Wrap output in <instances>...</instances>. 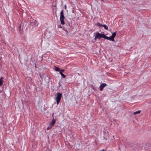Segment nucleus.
Instances as JSON below:
<instances>
[{
	"label": "nucleus",
	"mask_w": 151,
	"mask_h": 151,
	"mask_svg": "<svg viewBox=\"0 0 151 151\" xmlns=\"http://www.w3.org/2000/svg\"><path fill=\"white\" fill-rule=\"evenodd\" d=\"M62 96L61 93H57L55 95V100L57 104V105L59 104Z\"/></svg>",
	"instance_id": "nucleus-1"
},
{
	"label": "nucleus",
	"mask_w": 151,
	"mask_h": 151,
	"mask_svg": "<svg viewBox=\"0 0 151 151\" xmlns=\"http://www.w3.org/2000/svg\"><path fill=\"white\" fill-rule=\"evenodd\" d=\"M95 36L94 39L96 40L97 39H100L102 37L104 38V34L99 33L98 32H96L94 33Z\"/></svg>",
	"instance_id": "nucleus-2"
},
{
	"label": "nucleus",
	"mask_w": 151,
	"mask_h": 151,
	"mask_svg": "<svg viewBox=\"0 0 151 151\" xmlns=\"http://www.w3.org/2000/svg\"><path fill=\"white\" fill-rule=\"evenodd\" d=\"M65 18V17L63 14V10H62L60 12V20L61 24H65L64 21Z\"/></svg>",
	"instance_id": "nucleus-3"
},
{
	"label": "nucleus",
	"mask_w": 151,
	"mask_h": 151,
	"mask_svg": "<svg viewBox=\"0 0 151 151\" xmlns=\"http://www.w3.org/2000/svg\"><path fill=\"white\" fill-rule=\"evenodd\" d=\"M30 24L33 27H35L37 26V23L36 21L35 20L33 22H30Z\"/></svg>",
	"instance_id": "nucleus-4"
},
{
	"label": "nucleus",
	"mask_w": 151,
	"mask_h": 151,
	"mask_svg": "<svg viewBox=\"0 0 151 151\" xmlns=\"http://www.w3.org/2000/svg\"><path fill=\"white\" fill-rule=\"evenodd\" d=\"M107 86V85L105 83H103L101 84L99 87V89L100 91H102L103 88Z\"/></svg>",
	"instance_id": "nucleus-5"
},
{
	"label": "nucleus",
	"mask_w": 151,
	"mask_h": 151,
	"mask_svg": "<svg viewBox=\"0 0 151 151\" xmlns=\"http://www.w3.org/2000/svg\"><path fill=\"white\" fill-rule=\"evenodd\" d=\"M104 38L105 39L107 40H109L110 41H114V39H113L112 38V37H111V36L109 37L106 36V35H104Z\"/></svg>",
	"instance_id": "nucleus-6"
},
{
	"label": "nucleus",
	"mask_w": 151,
	"mask_h": 151,
	"mask_svg": "<svg viewBox=\"0 0 151 151\" xmlns=\"http://www.w3.org/2000/svg\"><path fill=\"white\" fill-rule=\"evenodd\" d=\"M116 32H114L112 33V35L111 36L113 39H114V37L116 36Z\"/></svg>",
	"instance_id": "nucleus-7"
},
{
	"label": "nucleus",
	"mask_w": 151,
	"mask_h": 151,
	"mask_svg": "<svg viewBox=\"0 0 151 151\" xmlns=\"http://www.w3.org/2000/svg\"><path fill=\"white\" fill-rule=\"evenodd\" d=\"M56 121V120L55 119H52V121L51 122L50 124H51L52 126H53L54 124L55 123Z\"/></svg>",
	"instance_id": "nucleus-8"
},
{
	"label": "nucleus",
	"mask_w": 151,
	"mask_h": 151,
	"mask_svg": "<svg viewBox=\"0 0 151 151\" xmlns=\"http://www.w3.org/2000/svg\"><path fill=\"white\" fill-rule=\"evenodd\" d=\"M53 126H52L51 124H50L47 128V129L48 130H49V129H51L52 128V127H53Z\"/></svg>",
	"instance_id": "nucleus-9"
},
{
	"label": "nucleus",
	"mask_w": 151,
	"mask_h": 151,
	"mask_svg": "<svg viewBox=\"0 0 151 151\" xmlns=\"http://www.w3.org/2000/svg\"><path fill=\"white\" fill-rule=\"evenodd\" d=\"M102 27H103L106 30H107L108 29V27L106 24L103 25H102Z\"/></svg>",
	"instance_id": "nucleus-10"
},
{
	"label": "nucleus",
	"mask_w": 151,
	"mask_h": 151,
	"mask_svg": "<svg viewBox=\"0 0 151 151\" xmlns=\"http://www.w3.org/2000/svg\"><path fill=\"white\" fill-rule=\"evenodd\" d=\"M55 70H56V71H59L60 70V68L57 67H55Z\"/></svg>",
	"instance_id": "nucleus-11"
},
{
	"label": "nucleus",
	"mask_w": 151,
	"mask_h": 151,
	"mask_svg": "<svg viewBox=\"0 0 151 151\" xmlns=\"http://www.w3.org/2000/svg\"><path fill=\"white\" fill-rule=\"evenodd\" d=\"M140 112H141V111L139 110V111H136L134 112V114H139V113H140Z\"/></svg>",
	"instance_id": "nucleus-12"
},
{
	"label": "nucleus",
	"mask_w": 151,
	"mask_h": 151,
	"mask_svg": "<svg viewBox=\"0 0 151 151\" xmlns=\"http://www.w3.org/2000/svg\"><path fill=\"white\" fill-rule=\"evenodd\" d=\"M96 25L99 27H102V25H101V24L100 23H97Z\"/></svg>",
	"instance_id": "nucleus-13"
},
{
	"label": "nucleus",
	"mask_w": 151,
	"mask_h": 151,
	"mask_svg": "<svg viewBox=\"0 0 151 151\" xmlns=\"http://www.w3.org/2000/svg\"><path fill=\"white\" fill-rule=\"evenodd\" d=\"M61 76L63 78H65V75L63 74V73H62V74H61Z\"/></svg>",
	"instance_id": "nucleus-14"
},
{
	"label": "nucleus",
	"mask_w": 151,
	"mask_h": 151,
	"mask_svg": "<svg viewBox=\"0 0 151 151\" xmlns=\"http://www.w3.org/2000/svg\"><path fill=\"white\" fill-rule=\"evenodd\" d=\"M3 82L0 79V85L2 86V85Z\"/></svg>",
	"instance_id": "nucleus-15"
},
{
	"label": "nucleus",
	"mask_w": 151,
	"mask_h": 151,
	"mask_svg": "<svg viewBox=\"0 0 151 151\" xmlns=\"http://www.w3.org/2000/svg\"><path fill=\"white\" fill-rule=\"evenodd\" d=\"M64 30L67 33H68V32L67 31V30L65 29H64Z\"/></svg>",
	"instance_id": "nucleus-16"
},
{
	"label": "nucleus",
	"mask_w": 151,
	"mask_h": 151,
	"mask_svg": "<svg viewBox=\"0 0 151 151\" xmlns=\"http://www.w3.org/2000/svg\"><path fill=\"white\" fill-rule=\"evenodd\" d=\"M58 27L59 28H62V26L60 25H59L58 26Z\"/></svg>",
	"instance_id": "nucleus-17"
},
{
	"label": "nucleus",
	"mask_w": 151,
	"mask_h": 151,
	"mask_svg": "<svg viewBox=\"0 0 151 151\" xmlns=\"http://www.w3.org/2000/svg\"><path fill=\"white\" fill-rule=\"evenodd\" d=\"M59 73H60V75H61V74H62V73H62V71H60V72H59Z\"/></svg>",
	"instance_id": "nucleus-18"
},
{
	"label": "nucleus",
	"mask_w": 151,
	"mask_h": 151,
	"mask_svg": "<svg viewBox=\"0 0 151 151\" xmlns=\"http://www.w3.org/2000/svg\"><path fill=\"white\" fill-rule=\"evenodd\" d=\"M64 70H60V71H62V72H63L64 71Z\"/></svg>",
	"instance_id": "nucleus-19"
},
{
	"label": "nucleus",
	"mask_w": 151,
	"mask_h": 151,
	"mask_svg": "<svg viewBox=\"0 0 151 151\" xmlns=\"http://www.w3.org/2000/svg\"><path fill=\"white\" fill-rule=\"evenodd\" d=\"M65 9H66V5H65Z\"/></svg>",
	"instance_id": "nucleus-20"
},
{
	"label": "nucleus",
	"mask_w": 151,
	"mask_h": 151,
	"mask_svg": "<svg viewBox=\"0 0 151 151\" xmlns=\"http://www.w3.org/2000/svg\"><path fill=\"white\" fill-rule=\"evenodd\" d=\"M100 151H104V150H101Z\"/></svg>",
	"instance_id": "nucleus-21"
}]
</instances>
